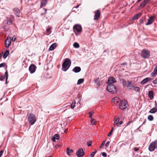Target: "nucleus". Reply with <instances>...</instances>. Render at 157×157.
Returning a JSON list of instances; mask_svg holds the SVG:
<instances>
[{
  "label": "nucleus",
  "mask_w": 157,
  "mask_h": 157,
  "mask_svg": "<svg viewBox=\"0 0 157 157\" xmlns=\"http://www.w3.org/2000/svg\"><path fill=\"white\" fill-rule=\"evenodd\" d=\"M107 90L110 92L112 94H114L117 92L116 87L113 84L108 85Z\"/></svg>",
  "instance_id": "nucleus-4"
},
{
  "label": "nucleus",
  "mask_w": 157,
  "mask_h": 157,
  "mask_svg": "<svg viewBox=\"0 0 157 157\" xmlns=\"http://www.w3.org/2000/svg\"><path fill=\"white\" fill-rule=\"evenodd\" d=\"M101 153H102V155L104 157H107V155L105 152H102Z\"/></svg>",
  "instance_id": "nucleus-43"
},
{
  "label": "nucleus",
  "mask_w": 157,
  "mask_h": 157,
  "mask_svg": "<svg viewBox=\"0 0 157 157\" xmlns=\"http://www.w3.org/2000/svg\"><path fill=\"white\" fill-rule=\"evenodd\" d=\"M141 56L144 58H148L150 55V52L148 50L143 49L141 53Z\"/></svg>",
  "instance_id": "nucleus-7"
},
{
  "label": "nucleus",
  "mask_w": 157,
  "mask_h": 157,
  "mask_svg": "<svg viewBox=\"0 0 157 157\" xmlns=\"http://www.w3.org/2000/svg\"><path fill=\"white\" fill-rule=\"evenodd\" d=\"M47 0H42L41 2L40 8H42V7L45 6L47 4Z\"/></svg>",
  "instance_id": "nucleus-20"
},
{
  "label": "nucleus",
  "mask_w": 157,
  "mask_h": 157,
  "mask_svg": "<svg viewBox=\"0 0 157 157\" xmlns=\"http://www.w3.org/2000/svg\"><path fill=\"white\" fill-rule=\"evenodd\" d=\"M57 44L56 43H54L52 44L50 46L48 49V50L50 51H52L53 50L57 47Z\"/></svg>",
  "instance_id": "nucleus-15"
},
{
  "label": "nucleus",
  "mask_w": 157,
  "mask_h": 157,
  "mask_svg": "<svg viewBox=\"0 0 157 157\" xmlns=\"http://www.w3.org/2000/svg\"><path fill=\"white\" fill-rule=\"evenodd\" d=\"M123 123V121H120L119 122L118 124H117V126H119V125H121Z\"/></svg>",
  "instance_id": "nucleus-51"
},
{
  "label": "nucleus",
  "mask_w": 157,
  "mask_h": 157,
  "mask_svg": "<svg viewBox=\"0 0 157 157\" xmlns=\"http://www.w3.org/2000/svg\"><path fill=\"white\" fill-rule=\"evenodd\" d=\"M82 30V27L80 25H75L73 27V31L75 33H80L81 32Z\"/></svg>",
  "instance_id": "nucleus-6"
},
{
  "label": "nucleus",
  "mask_w": 157,
  "mask_h": 157,
  "mask_svg": "<svg viewBox=\"0 0 157 157\" xmlns=\"http://www.w3.org/2000/svg\"><path fill=\"white\" fill-rule=\"evenodd\" d=\"M36 68V67L35 65L32 64L29 67V70L31 73L33 74L35 71Z\"/></svg>",
  "instance_id": "nucleus-11"
},
{
  "label": "nucleus",
  "mask_w": 157,
  "mask_h": 157,
  "mask_svg": "<svg viewBox=\"0 0 157 157\" xmlns=\"http://www.w3.org/2000/svg\"><path fill=\"white\" fill-rule=\"evenodd\" d=\"M120 118L117 117L114 120V125L115 126L116 125L117 126L119 121Z\"/></svg>",
  "instance_id": "nucleus-24"
},
{
  "label": "nucleus",
  "mask_w": 157,
  "mask_h": 157,
  "mask_svg": "<svg viewBox=\"0 0 157 157\" xmlns=\"http://www.w3.org/2000/svg\"><path fill=\"white\" fill-rule=\"evenodd\" d=\"M73 152V150L71 149L69 147H68L67 149L66 152L67 155H70V153Z\"/></svg>",
  "instance_id": "nucleus-25"
},
{
  "label": "nucleus",
  "mask_w": 157,
  "mask_h": 157,
  "mask_svg": "<svg viewBox=\"0 0 157 157\" xmlns=\"http://www.w3.org/2000/svg\"><path fill=\"white\" fill-rule=\"evenodd\" d=\"M2 53H1V54H0V58H1V56H2Z\"/></svg>",
  "instance_id": "nucleus-61"
},
{
  "label": "nucleus",
  "mask_w": 157,
  "mask_h": 157,
  "mask_svg": "<svg viewBox=\"0 0 157 157\" xmlns=\"http://www.w3.org/2000/svg\"><path fill=\"white\" fill-rule=\"evenodd\" d=\"M141 14V13H139L135 15L134 16V17L132 18V19L133 20L137 19L139 18V17L140 16Z\"/></svg>",
  "instance_id": "nucleus-28"
},
{
  "label": "nucleus",
  "mask_w": 157,
  "mask_h": 157,
  "mask_svg": "<svg viewBox=\"0 0 157 157\" xmlns=\"http://www.w3.org/2000/svg\"><path fill=\"white\" fill-rule=\"evenodd\" d=\"M11 39L10 37H7L5 41V45L6 48H8L11 45Z\"/></svg>",
  "instance_id": "nucleus-9"
},
{
  "label": "nucleus",
  "mask_w": 157,
  "mask_h": 157,
  "mask_svg": "<svg viewBox=\"0 0 157 157\" xmlns=\"http://www.w3.org/2000/svg\"><path fill=\"white\" fill-rule=\"evenodd\" d=\"M134 90L136 91L139 92L140 90V88L139 87H137V86L135 87Z\"/></svg>",
  "instance_id": "nucleus-39"
},
{
  "label": "nucleus",
  "mask_w": 157,
  "mask_h": 157,
  "mask_svg": "<svg viewBox=\"0 0 157 157\" xmlns=\"http://www.w3.org/2000/svg\"><path fill=\"white\" fill-rule=\"evenodd\" d=\"M3 152V150H1L0 151V157H1L2 155Z\"/></svg>",
  "instance_id": "nucleus-53"
},
{
  "label": "nucleus",
  "mask_w": 157,
  "mask_h": 157,
  "mask_svg": "<svg viewBox=\"0 0 157 157\" xmlns=\"http://www.w3.org/2000/svg\"><path fill=\"white\" fill-rule=\"evenodd\" d=\"M16 36H13V37L12 38V40L13 41H15V40H16Z\"/></svg>",
  "instance_id": "nucleus-42"
},
{
  "label": "nucleus",
  "mask_w": 157,
  "mask_h": 157,
  "mask_svg": "<svg viewBox=\"0 0 157 157\" xmlns=\"http://www.w3.org/2000/svg\"><path fill=\"white\" fill-rule=\"evenodd\" d=\"M139 150V148H137L136 147H135L134 148V150L135 151H137Z\"/></svg>",
  "instance_id": "nucleus-54"
},
{
  "label": "nucleus",
  "mask_w": 157,
  "mask_h": 157,
  "mask_svg": "<svg viewBox=\"0 0 157 157\" xmlns=\"http://www.w3.org/2000/svg\"><path fill=\"white\" fill-rule=\"evenodd\" d=\"M79 6V5H77L76 6L74 7L73 9H74V8H77Z\"/></svg>",
  "instance_id": "nucleus-59"
},
{
  "label": "nucleus",
  "mask_w": 157,
  "mask_h": 157,
  "mask_svg": "<svg viewBox=\"0 0 157 157\" xmlns=\"http://www.w3.org/2000/svg\"><path fill=\"white\" fill-rule=\"evenodd\" d=\"M84 79L83 78H81L78 80L77 84L78 85H79L82 83L84 81Z\"/></svg>",
  "instance_id": "nucleus-29"
},
{
  "label": "nucleus",
  "mask_w": 157,
  "mask_h": 157,
  "mask_svg": "<svg viewBox=\"0 0 157 157\" xmlns=\"http://www.w3.org/2000/svg\"><path fill=\"white\" fill-rule=\"evenodd\" d=\"M51 29V28L50 27H48V28L46 29V31L47 33H49V31Z\"/></svg>",
  "instance_id": "nucleus-45"
},
{
  "label": "nucleus",
  "mask_w": 157,
  "mask_h": 157,
  "mask_svg": "<svg viewBox=\"0 0 157 157\" xmlns=\"http://www.w3.org/2000/svg\"><path fill=\"white\" fill-rule=\"evenodd\" d=\"M155 107H157V104L156 101H155Z\"/></svg>",
  "instance_id": "nucleus-60"
},
{
  "label": "nucleus",
  "mask_w": 157,
  "mask_h": 157,
  "mask_svg": "<svg viewBox=\"0 0 157 157\" xmlns=\"http://www.w3.org/2000/svg\"><path fill=\"white\" fill-rule=\"evenodd\" d=\"M95 83H97V85H98V86L99 85L100 83L98 81H95Z\"/></svg>",
  "instance_id": "nucleus-55"
},
{
  "label": "nucleus",
  "mask_w": 157,
  "mask_h": 157,
  "mask_svg": "<svg viewBox=\"0 0 157 157\" xmlns=\"http://www.w3.org/2000/svg\"><path fill=\"white\" fill-rule=\"evenodd\" d=\"M151 78H146L144 79L140 82V84L142 85H144L148 81L151 80Z\"/></svg>",
  "instance_id": "nucleus-16"
},
{
  "label": "nucleus",
  "mask_w": 157,
  "mask_h": 157,
  "mask_svg": "<svg viewBox=\"0 0 157 157\" xmlns=\"http://www.w3.org/2000/svg\"><path fill=\"white\" fill-rule=\"evenodd\" d=\"M5 75L6 76V83H7V80L8 78V73L7 71H6L5 72Z\"/></svg>",
  "instance_id": "nucleus-35"
},
{
  "label": "nucleus",
  "mask_w": 157,
  "mask_h": 157,
  "mask_svg": "<svg viewBox=\"0 0 157 157\" xmlns=\"http://www.w3.org/2000/svg\"><path fill=\"white\" fill-rule=\"evenodd\" d=\"M90 121L92 125L96 124L95 121H94V120L93 118H91Z\"/></svg>",
  "instance_id": "nucleus-37"
},
{
  "label": "nucleus",
  "mask_w": 157,
  "mask_h": 157,
  "mask_svg": "<svg viewBox=\"0 0 157 157\" xmlns=\"http://www.w3.org/2000/svg\"><path fill=\"white\" fill-rule=\"evenodd\" d=\"M54 137L56 140H59V136L58 134H56L54 135Z\"/></svg>",
  "instance_id": "nucleus-36"
},
{
  "label": "nucleus",
  "mask_w": 157,
  "mask_h": 157,
  "mask_svg": "<svg viewBox=\"0 0 157 157\" xmlns=\"http://www.w3.org/2000/svg\"><path fill=\"white\" fill-rule=\"evenodd\" d=\"M28 121L30 124L33 125L36 121L35 116L32 113H30L28 118Z\"/></svg>",
  "instance_id": "nucleus-2"
},
{
  "label": "nucleus",
  "mask_w": 157,
  "mask_h": 157,
  "mask_svg": "<svg viewBox=\"0 0 157 157\" xmlns=\"http://www.w3.org/2000/svg\"><path fill=\"white\" fill-rule=\"evenodd\" d=\"M81 69L80 67H75L73 69L72 71L75 73H78L81 71Z\"/></svg>",
  "instance_id": "nucleus-17"
},
{
  "label": "nucleus",
  "mask_w": 157,
  "mask_h": 157,
  "mask_svg": "<svg viewBox=\"0 0 157 157\" xmlns=\"http://www.w3.org/2000/svg\"><path fill=\"white\" fill-rule=\"evenodd\" d=\"M105 140L103 141L102 142L101 146H100V148H101L104 145V144H105Z\"/></svg>",
  "instance_id": "nucleus-44"
},
{
  "label": "nucleus",
  "mask_w": 157,
  "mask_h": 157,
  "mask_svg": "<svg viewBox=\"0 0 157 157\" xmlns=\"http://www.w3.org/2000/svg\"><path fill=\"white\" fill-rule=\"evenodd\" d=\"M146 119H145L144 120V122H143V123L141 125H140V126L139 127V128H140L141 126L142 125H143V124H144L145 123V122H146Z\"/></svg>",
  "instance_id": "nucleus-57"
},
{
  "label": "nucleus",
  "mask_w": 157,
  "mask_h": 157,
  "mask_svg": "<svg viewBox=\"0 0 157 157\" xmlns=\"http://www.w3.org/2000/svg\"><path fill=\"white\" fill-rule=\"evenodd\" d=\"M153 71L157 74V66L155 67Z\"/></svg>",
  "instance_id": "nucleus-52"
},
{
  "label": "nucleus",
  "mask_w": 157,
  "mask_h": 157,
  "mask_svg": "<svg viewBox=\"0 0 157 157\" xmlns=\"http://www.w3.org/2000/svg\"><path fill=\"white\" fill-rule=\"evenodd\" d=\"M131 122H132V121L128 122L127 123V125H129Z\"/></svg>",
  "instance_id": "nucleus-58"
},
{
  "label": "nucleus",
  "mask_w": 157,
  "mask_h": 157,
  "mask_svg": "<svg viewBox=\"0 0 157 157\" xmlns=\"http://www.w3.org/2000/svg\"><path fill=\"white\" fill-rule=\"evenodd\" d=\"M157 111V107H154L151 109L149 112L151 113H156Z\"/></svg>",
  "instance_id": "nucleus-23"
},
{
  "label": "nucleus",
  "mask_w": 157,
  "mask_h": 157,
  "mask_svg": "<svg viewBox=\"0 0 157 157\" xmlns=\"http://www.w3.org/2000/svg\"><path fill=\"white\" fill-rule=\"evenodd\" d=\"M95 15L94 17V18L95 20H98L100 16V12L99 10H97L94 11Z\"/></svg>",
  "instance_id": "nucleus-13"
},
{
  "label": "nucleus",
  "mask_w": 157,
  "mask_h": 157,
  "mask_svg": "<svg viewBox=\"0 0 157 157\" xmlns=\"http://www.w3.org/2000/svg\"><path fill=\"white\" fill-rule=\"evenodd\" d=\"M148 96L151 99H152L153 98V92L151 90H150L148 92Z\"/></svg>",
  "instance_id": "nucleus-22"
},
{
  "label": "nucleus",
  "mask_w": 157,
  "mask_h": 157,
  "mask_svg": "<svg viewBox=\"0 0 157 157\" xmlns=\"http://www.w3.org/2000/svg\"><path fill=\"white\" fill-rule=\"evenodd\" d=\"M97 152V151L96 150L94 152H93L89 156V157H94V155L96 154Z\"/></svg>",
  "instance_id": "nucleus-34"
},
{
  "label": "nucleus",
  "mask_w": 157,
  "mask_h": 157,
  "mask_svg": "<svg viewBox=\"0 0 157 157\" xmlns=\"http://www.w3.org/2000/svg\"><path fill=\"white\" fill-rule=\"evenodd\" d=\"M148 119L150 121H152L153 120V117L151 115H149L147 117Z\"/></svg>",
  "instance_id": "nucleus-32"
},
{
  "label": "nucleus",
  "mask_w": 157,
  "mask_h": 157,
  "mask_svg": "<svg viewBox=\"0 0 157 157\" xmlns=\"http://www.w3.org/2000/svg\"><path fill=\"white\" fill-rule=\"evenodd\" d=\"M7 23L9 25H11L12 23V21L10 19L7 20Z\"/></svg>",
  "instance_id": "nucleus-41"
},
{
  "label": "nucleus",
  "mask_w": 157,
  "mask_h": 157,
  "mask_svg": "<svg viewBox=\"0 0 157 157\" xmlns=\"http://www.w3.org/2000/svg\"><path fill=\"white\" fill-rule=\"evenodd\" d=\"M141 0H138L137 1V2H140V1H141Z\"/></svg>",
  "instance_id": "nucleus-62"
},
{
  "label": "nucleus",
  "mask_w": 157,
  "mask_h": 157,
  "mask_svg": "<svg viewBox=\"0 0 157 157\" xmlns=\"http://www.w3.org/2000/svg\"><path fill=\"white\" fill-rule=\"evenodd\" d=\"M67 129H66L65 131V132H66L67 131Z\"/></svg>",
  "instance_id": "nucleus-63"
},
{
  "label": "nucleus",
  "mask_w": 157,
  "mask_h": 157,
  "mask_svg": "<svg viewBox=\"0 0 157 157\" xmlns=\"http://www.w3.org/2000/svg\"><path fill=\"white\" fill-rule=\"evenodd\" d=\"M14 13L17 17L20 16V11L17 8H15L13 10Z\"/></svg>",
  "instance_id": "nucleus-18"
},
{
  "label": "nucleus",
  "mask_w": 157,
  "mask_h": 157,
  "mask_svg": "<svg viewBox=\"0 0 157 157\" xmlns=\"http://www.w3.org/2000/svg\"><path fill=\"white\" fill-rule=\"evenodd\" d=\"M116 82L115 78L113 77H111L109 78L107 82L108 85L113 84Z\"/></svg>",
  "instance_id": "nucleus-10"
},
{
  "label": "nucleus",
  "mask_w": 157,
  "mask_h": 157,
  "mask_svg": "<svg viewBox=\"0 0 157 157\" xmlns=\"http://www.w3.org/2000/svg\"><path fill=\"white\" fill-rule=\"evenodd\" d=\"M157 147V140L152 142L149 145V150L150 151H154Z\"/></svg>",
  "instance_id": "nucleus-5"
},
{
  "label": "nucleus",
  "mask_w": 157,
  "mask_h": 157,
  "mask_svg": "<svg viewBox=\"0 0 157 157\" xmlns=\"http://www.w3.org/2000/svg\"><path fill=\"white\" fill-rule=\"evenodd\" d=\"M120 99L118 97H116L112 100V101L114 102L115 103H118L120 102Z\"/></svg>",
  "instance_id": "nucleus-19"
},
{
  "label": "nucleus",
  "mask_w": 157,
  "mask_h": 157,
  "mask_svg": "<svg viewBox=\"0 0 157 157\" xmlns=\"http://www.w3.org/2000/svg\"><path fill=\"white\" fill-rule=\"evenodd\" d=\"M5 77H6V76L5 75H4L1 76L0 77V80L2 81Z\"/></svg>",
  "instance_id": "nucleus-40"
},
{
  "label": "nucleus",
  "mask_w": 157,
  "mask_h": 157,
  "mask_svg": "<svg viewBox=\"0 0 157 157\" xmlns=\"http://www.w3.org/2000/svg\"><path fill=\"white\" fill-rule=\"evenodd\" d=\"M155 15L149 17L148 19V22L146 23V25H148L151 24L154 21V19L155 18Z\"/></svg>",
  "instance_id": "nucleus-12"
},
{
  "label": "nucleus",
  "mask_w": 157,
  "mask_h": 157,
  "mask_svg": "<svg viewBox=\"0 0 157 157\" xmlns=\"http://www.w3.org/2000/svg\"><path fill=\"white\" fill-rule=\"evenodd\" d=\"M84 152L82 149H79L76 152V155L78 157H82L84 155Z\"/></svg>",
  "instance_id": "nucleus-8"
},
{
  "label": "nucleus",
  "mask_w": 157,
  "mask_h": 157,
  "mask_svg": "<svg viewBox=\"0 0 157 157\" xmlns=\"http://www.w3.org/2000/svg\"><path fill=\"white\" fill-rule=\"evenodd\" d=\"M6 65L5 63H2L0 64V68Z\"/></svg>",
  "instance_id": "nucleus-47"
},
{
  "label": "nucleus",
  "mask_w": 157,
  "mask_h": 157,
  "mask_svg": "<svg viewBox=\"0 0 157 157\" xmlns=\"http://www.w3.org/2000/svg\"><path fill=\"white\" fill-rule=\"evenodd\" d=\"M92 140H90L89 141L86 142L87 145L88 147L91 146L92 145Z\"/></svg>",
  "instance_id": "nucleus-33"
},
{
  "label": "nucleus",
  "mask_w": 157,
  "mask_h": 157,
  "mask_svg": "<svg viewBox=\"0 0 157 157\" xmlns=\"http://www.w3.org/2000/svg\"><path fill=\"white\" fill-rule=\"evenodd\" d=\"M9 54V50H6L4 53L3 57L4 59H6Z\"/></svg>",
  "instance_id": "nucleus-27"
},
{
  "label": "nucleus",
  "mask_w": 157,
  "mask_h": 157,
  "mask_svg": "<svg viewBox=\"0 0 157 157\" xmlns=\"http://www.w3.org/2000/svg\"><path fill=\"white\" fill-rule=\"evenodd\" d=\"M156 74H157L155 72L153 71L151 73V75L152 77H153Z\"/></svg>",
  "instance_id": "nucleus-46"
},
{
  "label": "nucleus",
  "mask_w": 157,
  "mask_h": 157,
  "mask_svg": "<svg viewBox=\"0 0 157 157\" xmlns=\"http://www.w3.org/2000/svg\"><path fill=\"white\" fill-rule=\"evenodd\" d=\"M73 46L74 48H78L79 47V44L77 42H75L73 45Z\"/></svg>",
  "instance_id": "nucleus-30"
},
{
  "label": "nucleus",
  "mask_w": 157,
  "mask_h": 157,
  "mask_svg": "<svg viewBox=\"0 0 157 157\" xmlns=\"http://www.w3.org/2000/svg\"><path fill=\"white\" fill-rule=\"evenodd\" d=\"M129 89H131L133 87V85L131 81H128L127 83H126V86Z\"/></svg>",
  "instance_id": "nucleus-14"
},
{
  "label": "nucleus",
  "mask_w": 157,
  "mask_h": 157,
  "mask_svg": "<svg viewBox=\"0 0 157 157\" xmlns=\"http://www.w3.org/2000/svg\"><path fill=\"white\" fill-rule=\"evenodd\" d=\"M152 82L154 84H157V79H155V80H154Z\"/></svg>",
  "instance_id": "nucleus-48"
},
{
  "label": "nucleus",
  "mask_w": 157,
  "mask_h": 157,
  "mask_svg": "<svg viewBox=\"0 0 157 157\" xmlns=\"http://www.w3.org/2000/svg\"><path fill=\"white\" fill-rule=\"evenodd\" d=\"M148 1V0H144L140 3V6L142 7H144L146 5Z\"/></svg>",
  "instance_id": "nucleus-21"
},
{
  "label": "nucleus",
  "mask_w": 157,
  "mask_h": 157,
  "mask_svg": "<svg viewBox=\"0 0 157 157\" xmlns=\"http://www.w3.org/2000/svg\"><path fill=\"white\" fill-rule=\"evenodd\" d=\"M113 127H112L111 131H110L109 133L108 134V135H107V136H110L112 135V132H113Z\"/></svg>",
  "instance_id": "nucleus-38"
},
{
  "label": "nucleus",
  "mask_w": 157,
  "mask_h": 157,
  "mask_svg": "<svg viewBox=\"0 0 157 157\" xmlns=\"http://www.w3.org/2000/svg\"><path fill=\"white\" fill-rule=\"evenodd\" d=\"M110 143V142L109 141H107L106 143L105 144V146L106 147H108L109 146V144Z\"/></svg>",
  "instance_id": "nucleus-49"
},
{
  "label": "nucleus",
  "mask_w": 157,
  "mask_h": 157,
  "mask_svg": "<svg viewBox=\"0 0 157 157\" xmlns=\"http://www.w3.org/2000/svg\"><path fill=\"white\" fill-rule=\"evenodd\" d=\"M51 33H50L49 34H50Z\"/></svg>",
  "instance_id": "nucleus-64"
},
{
  "label": "nucleus",
  "mask_w": 157,
  "mask_h": 157,
  "mask_svg": "<svg viewBox=\"0 0 157 157\" xmlns=\"http://www.w3.org/2000/svg\"><path fill=\"white\" fill-rule=\"evenodd\" d=\"M120 81L124 86H125L126 82L124 79L123 78L120 79Z\"/></svg>",
  "instance_id": "nucleus-26"
},
{
  "label": "nucleus",
  "mask_w": 157,
  "mask_h": 157,
  "mask_svg": "<svg viewBox=\"0 0 157 157\" xmlns=\"http://www.w3.org/2000/svg\"><path fill=\"white\" fill-rule=\"evenodd\" d=\"M128 107V104L127 102L124 100H121L120 102L119 108L121 110H124Z\"/></svg>",
  "instance_id": "nucleus-3"
},
{
  "label": "nucleus",
  "mask_w": 157,
  "mask_h": 157,
  "mask_svg": "<svg viewBox=\"0 0 157 157\" xmlns=\"http://www.w3.org/2000/svg\"><path fill=\"white\" fill-rule=\"evenodd\" d=\"M56 139H55V138L54 137L52 138V140L54 142L56 141Z\"/></svg>",
  "instance_id": "nucleus-56"
},
{
  "label": "nucleus",
  "mask_w": 157,
  "mask_h": 157,
  "mask_svg": "<svg viewBox=\"0 0 157 157\" xmlns=\"http://www.w3.org/2000/svg\"><path fill=\"white\" fill-rule=\"evenodd\" d=\"M76 104V102L75 101H73L71 105V108L73 109L75 107V104Z\"/></svg>",
  "instance_id": "nucleus-31"
},
{
  "label": "nucleus",
  "mask_w": 157,
  "mask_h": 157,
  "mask_svg": "<svg viewBox=\"0 0 157 157\" xmlns=\"http://www.w3.org/2000/svg\"><path fill=\"white\" fill-rule=\"evenodd\" d=\"M71 64V61L69 58H66L62 64V70L64 71H66L69 68Z\"/></svg>",
  "instance_id": "nucleus-1"
},
{
  "label": "nucleus",
  "mask_w": 157,
  "mask_h": 157,
  "mask_svg": "<svg viewBox=\"0 0 157 157\" xmlns=\"http://www.w3.org/2000/svg\"><path fill=\"white\" fill-rule=\"evenodd\" d=\"M89 113L90 115L89 117L90 118H92V116L93 115V113H92L90 112H89Z\"/></svg>",
  "instance_id": "nucleus-50"
}]
</instances>
